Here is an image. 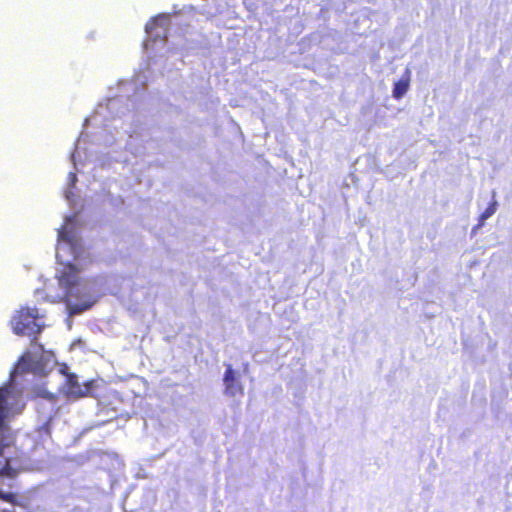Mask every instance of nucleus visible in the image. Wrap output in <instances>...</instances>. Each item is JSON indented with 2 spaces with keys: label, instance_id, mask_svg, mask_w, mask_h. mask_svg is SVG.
Segmentation results:
<instances>
[{
  "label": "nucleus",
  "instance_id": "1",
  "mask_svg": "<svg viewBox=\"0 0 512 512\" xmlns=\"http://www.w3.org/2000/svg\"><path fill=\"white\" fill-rule=\"evenodd\" d=\"M58 267L53 279L35 290V297L49 302L66 303L70 315L89 309L101 293V279H84L82 270L90 263V255L79 235L78 215L66 217L58 230L56 247Z\"/></svg>",
  "mask_w": 512,
  "mask_h": 512
},
{
  "label": "nucleus",
  "instance_id": "2",
  "mask_svg": "<svg viewBox=\"0 0 512 512\" xmlns=\"http://www.w3.org/2000/svg\"><path fill=\"white\" fill-rule=\"evenodd\" d=\"M54 366V359L50 353L43 352L39 346H34L33 350L28 351L21 357L14 370L10 374V380L7 384L0 387V434L3 440L11 442L13 431L9 424L18 415H20L26 406L24 397L23 379L25 375L33 376L47 375Z\"/></svg>",
  "mask_w": 512,
  "mask_h": 512
},
{
  "label": "nucleus",
  "instance_id": "3",
  "mask_svg": "<svg viewBox=\"0 0 512 512\" xmlns=\"http://www.w3.org/2000/svg\"><path fill=\"white\" fill-rule=\"evenodd\" d=\"M170 23L169 14H160L151 20L145 27L148 39L145 42L147 53L153 54V57H164L168 53L166 49V31Z\"/></svg>",
  "mask_w": 512,
  "mask_h": 512
},
{
  "label": "nucleus",
  "instance_id": "4",
  "mask_svg": "<svg viewBox=\"0 0 512 512\" xmlns=\"http://www.w3.org/2000/svg\"><path fill=\"white\" fill-rule=\"evenodd\" d=\"M36 308H22L11 319V327L15 334L33 336L40 332L41 324Z\"/></svg>",
  "mask_w": 512,
  "mask_h": 512
},
{
  "label": "nucleus",
  "instance_id": "5",
  "mask_svg": "<svg viewBox=\"0 0 512 512\" xmlns=\"http://www.w3.org/2000/svg\"><path fill=\"white\" fill-rule=\"evenodd\" d=\"M14 437L11 442L4 441L0 434V475L12 477L15 475L18 464L14 457L15 448L13 447Z\"/></svg>",
  "mask_w": 512,
  "mask_h": 512
},
{
  "label": "nucleus",
  "instance_id": "6",
  "mask_svg": "<svg viewBox=\"0 0 512 512\" xmlns=\"http://www.w3.org/2000/svg\"><path fill=\"white\" fill-rule=\"evenodd\" d=\"M64 377V383L61 387V391L71 399H77L86 395H90L92 393V390L95 386V382L91 381L88 383H84L81 385L77 377L72 374H65Z\"/></svg>",
  "mask_w": 512,
  "mask_h": 512
},
{
  "label": "nucleus",
  "instance_id": "7",
  "mask_svg": "<svg viewBox=\"0 0 512 512\" xmlns=\"http://www.w3.org/2000/svg\"><path fill=\"white\" fill-rule=\"evenodd\" d=\"M223 382L225 386L224 392L227 396L234 397L236 395H243V386L239 375L230 365L227 366Z\"/></svg>",
  "mask_w": 512,
  "mask_h": 512
},
{
  "label": "nucleus",
  "instance_id": "8",
  "mask_svg": "<svg viewBox=\"0 0 512 512\" xmlns=\"http://www.w3.org/2000/svg\"><path fill=\"white\" fill-rule=\"evenodd\" d=\"M39 395L42 400L38 403V412L41 414L43 421L49 422L56 411L52 394L46 390H40Z\"/></svg>",
  "mask_w": 512,
  "mask_h": 512
},
{
  "label": "nucleus",
  "instance_id": "9",
  "mask_svg": "<svg viewBox=\"0 0 512 512\" xmlns=\"http://www.w3.org/2000/svg\"><path fill=\"white\" fill-rule=\"evenodd\" d=\"M85 144H86V136L82 133L76 143L75 150L71 155V159H72L73 164L77 170H79L78 165L81 164V162L83 160V156H84L85 160L93 161V159H92L93 153L92 152L87 153V149H86V147H84Z\"/></svg>",
  "mask_w": 512,
  "mask_h": 512
},
{
  "label": "nucleus",
  "instance_id": "10",
  "mask_svg": "<svg viewBox=\"0 0 512 512\" xmlns=\"http://www.w3.org/2000/svg\"><path fill=\"white\" fill-rule=\"evenodd\" d=\"M410 75L411 72L409 69H406L404 76L395 83L394 89H393V97L395 99L402 98L405 93L408 91L409 84H410Z\"/></svg>",
  "mask_w": 512,
  "mask_h": 512
},
{
  "label": "nucleus",
  "instance_id": "11",
  "mask_svg": "<svg viewBox=\"0 0 512 512\" xmlns=\"http://www.w3.org/2000/svg\"><path fill=\"white\" fill-rule=\"evenodd\" d=\"M497 210V202L493 201L489 207L481 214L480 216V224L479 226H482L484 222L490 218Z\"/></svg>",
  "mask_w": 512,
  "mask_h": 512
},
{
  "label": "nucleus",
  "instance_id": "12",
  "mask_svg": "<svg viewBox=\"0 0 512 512\" xmlns=\"http://www.w3.org/2000/svg\"><path fill=\"white\" fill-rule=\"evenodd\" d=\"M104 107L102 105L99 106L98 110L96 111V114L90 118V119H86L85 121V125L88 124L89 122H94L96 123L98 121V116L102 115L103 114V111H104Z\"/></svg>",
  "mask_w": 512,
  "mask_h": 512
},
{
  "label": "nucleus",
  "instance_id": "13",
  "mask_svg": "<svg viewBox=\"0 0 512 512\" xmlns=\"http://www.w3.org/2000/svg\"><path fill=\"white\" fill-rule=\"evenodd\" d=\"M0 499L8 502L10 504V506L13 507L14 496L12 494H6V493L0 491Z\"/></svg>",
  "mask_w": 512,
  "mask_h": 512
},
{
  "label": "nucleus",
  "instance_id": "14",
  "mask_svg": "<svg viewBox=\"0 0 512 512\" xmlns=\"http://www.w3.org/2000/svg\"><path fill=\"white\" fill-rule=\"evenodd\" d=\"M65 198L66 200L71 204V205H74V200H73V193L71 191V189H66L65 190Z\"/></svg>",
  "mask_w": 512,
  "mask_h": 512
},
{
  "label": "nucleus",
  "instance_id": "15",
  "mask_svg": "<svg viewBox=\"0 0 512 512\" xmlns=\"http://www.w3.org/2000/svg\"><path fill=\"white\" fill-rule=\"evenodd\" d=\"M118 103H119V100H118V99H116V98H114V99H110V100L108 101L107 108H108V109L115 108V107L118 105Z\"/></svg>",
  "mask_w": 512,
  "mask_h": 512
},
{
  "label": "nucleus",
  "instance_id": "16",
  "mask_svg": "<svg viewBox=\"0 0 512 512\" xmlns=\"http://www.w3.org/2000/svg\"><path fill=\"white\" fill-rule=\"evenodd\" d=\"M75 182H76L75 174L70 173L69 176H68V184L69 185H74Z\"/></svg>",
  "mask_w": 512,
  "mask_h": 512
},
{
  "label": "nucleus",
  "instance_id": "17",
  "mask_svg": "<svg viewBox=\"0 0 512 512\" xmlns=\"http://www.w3.org/2000/svg\"><path fill=\"white\" fill-rule=\"evenodd\" d=\"M113 139H114V138H113L112 136L106 137V138L104 139V141H103V144H104V145H106V146L111 145V144H112V142H113Z\"/></svg>",
  "mask_w": 512,
  "mask_h": 512
},
{
  "label": "nucleus",
  "instance_id": "18",
  "mask_svg": "<svg viewBox=\"0 0 512 512\" xmlns=\"http://www.w3.org/2000/svg\"><path fill=\"white\" fill-rule=\"evenodd\" d=\"M99 161H100L101 165H103V166L110 164V162L107 159H100Z\"/></svg>",
  "mask_w": 512,
  "mask_h": 512
},
{
  "label": "nucleus",
  "instance_id": "19",
  "mask_svg": "<svg viewBox=\"0 0 512 512\" xmlns=\"http://www.w3.org/2000/svg\"><path fill=\"white\" fill-rule=\"evenodd\" d=\"M0 512H13L9 508H2L0 507Z\"/></svg>",
  "mask_w": 512,
  "mask_h": 512
},
{
  "label": "nucleus",
  "instance_id": "20",
  "mask_svg": "<svg viewBox=\"0 0 512 512\" xmlns=\"http://www.w3.org/2000/svg\"><path fill=\"white\" fill-rule=\"evenodd\" d=\"M63 372H64V371H63V369L61 368V369H59V370L55 373V376H59V375L63 374Z\"/></svg>",
  "mask_w": 512,
  "mask_h": 512
}]
</instances>
